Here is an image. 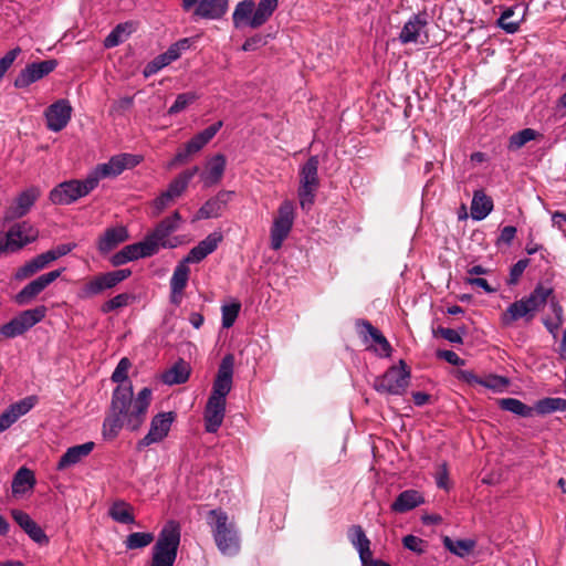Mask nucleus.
I'll return each mask as SVG.
<instances>
[{"instance_id": "f257e3e1", "label": "nucleus", "mask_w": 566, "mask_h": 566, "mask_svg": "<svg viewBox=\"0 0 566 566\" xmlns=\"http://www.w3.org/2000/svg\"><path fill=\"white\" fill-rule=\"evenodd\" d=\"M145 418L143 413L136 412L132 384L118 385L113 391L109 412L103 423V434L107 439H114L123 428L136 431Z\"/></svg>"}, {"instance_id": "f03ea898", "label": "nucleus", "mask_w": 566, "mask_h": 566, "mask_svg": "<svg viewBox=\"0 0 566 566\" xmlns=\"http://www.w3.org/2000/svg\"><path fill=\"white\" fill-rule=\"evenodd\" d=\"M207 521L211 526V533L220 553L227 556L239 554L241 548L240 535L235 524L229 521L228 513L221 509L211 510L208 513Z\"/></svg>"}, {"instance_id": "7ed1b4c3", "label": "nucleus", "mask_w": 566, "mask_h": 566, "mask_svg": "<svg viewBox=\"0 0 566 566\" xmlns=\"http://www.w3.org/2000/svg\"><path fill=\"white\" fill-rule=\"evenodd\" d=\"M180 545V526L175 521L167 522L153 546L150 566H174Z\"/></svg>"}, {"instance_id": "20e7f679", "label": "nucleus", "mask_w": 566, "mask_h": 566, "mask_svg": "<svg viewBox=\"0 0 566 566\" xmlns=\"http://www.w3.org/2000/svg\"><path fill=\"white\" fill-rule=\"evenodd\" d=\"M318 166V157L311 156L300 168L297 195L303 210H308L315 201L316 191L319 187Z\"/></svg>"}, {"instance_id": "39448f33", "label": "nucleus", "mask_w": 566, "mask_h": 566, "mask_svg": "<svg viewBox=\"0 0 566 566\" xmlns=\"http://www.w3.org/2000/svg\"><path fill=\"white\" fill-rule=\"evenodd\" d=\"M96 187V178L90 174L84 180H70L60 184L51 190L50 200L54 205H70L88 195Z\"/></svg>"}, {"instance_id": "423d86ee", "label": "nucleus", "mask_w": 566, "mask_h": 566, "mask_svg": "<svg viewBox=\"0 0 566 566\" xmlns=\"http://www.w3.org/2000/svg\"><path fill=\"white\" fill-rule=\"evenodd\" d=\"M130 275L132 271L129 269H120L95 275L83 284L80 290V296L82 298H91L102 294L104 291L115 287Z\"/></svg>"}, {"instance_id": "0eeeda50", "label": "nucleus", "mask_w": 566, "mask_h": 566, "mask_svg": "<svg viewBox=\"0 0 566 566\" xmlns=\"http://www.w3.org/2000/svg\"><path fill=\"white\" fill-rule=\"evenodd\" d=\"M181 220L180 213L176 210L171 216L163 219L155 229L145 237L146 241L150 242V247L154 249V254L158 252L160 247L165 249H172L177 247V242H172L168 238L171 233L178 230Z\"/></svg>"}, {"instance_id": "6e6552de", "label": "nucleus", "mask_w": 566, "mask_h": 566, "mask_svg": "<svg viewBox=\"0 0 566 566\" xmlns=\"http://www.w3.org/2000/svg\"><path fill=\"white\" fill-rule=\"evenodd\" d=\"M294 221V206L291 201H283L271 228V247L279 250L287 238Z\"/></svg>"}, {"instance_id": "1a4fd4ad", "label": "nucleus", "mask_w": 566, "mask_h": 566, "mask_svg": "<svg viewBox=\"0 0 566 566\" xmlns=\"http://www.w3.org/2000/svg\"><path fill=\"white\" fill-rule=\"evenodd\" d=\"M38 230L28 222L13 224L6 234H1V241L6 252H15L27 244L35 241Z\"/></svg>"}, {"instance_id": "9d476101", "label": "nucleus", "mask_w": 566, "mask_h": 566, "mask_svg": "<svg viewBox=\"0 0 566 566\" xmlns=\"http://www.w3.org/2000/svg\"><path fill=\"white\" fill-rule=\"evenodd\" d=\"M57 64L59 63L55 59L27 64V66L15 76L13 82L14 87L25 88L30 86L52 73L56 69Z\"/></svg>"}, {"instance_id": "9b49d317", "label": "nucleus", "mask_w": 566, "mask_h": 566, "mask_svg": "<svg viewBox=\"0 0 566 566\" xmlns=\"http://www.w3.org/2000/svg\"><path fill=\"white\" fill-rule=\"evenodd\" d=\"M139 164V158L130 154H120L113 156L107 163L97 165L91 172L96 178V185L99 180L107 177H116L125 169H132Z\"/></svg>"}, {"instance_id": "f8f14e48", "label": "nucleus", "mask_w": 566, "mask_h": 566, "mask_svg": "<svg viewBox=\"0 0 566 566\" xmlns=\"http://www.w3.org/2000/svg\"><path fill=\"white\" fill-rule=\"evenodd\" d=\"M64 269L54 270L44 273L35 280L28 283L15 296L14 301L19 305L28 304L32 298L38 296L44 291L51 283L59 279Z\"/></svg>"}, {"instance_id": "ddd939ff", "label": "nucleus", "mask_w": 566, "mask_h": 566, "mask_svg": "<svg viewBox=\"0 0 566 566\" xmlns=\"http://www.w3.org/2000/svg\"><path fill=\"white\" fill-rule=\"evenodd\" d=\"M174 421L172 412L167 413H158L156 415L150 422V429L148 433L138 441L137 448L142 450L144 448L149 447L153 443L160 442L164 438L167 437L170 426Z\"/></svg>"}, {"instance_id": "4468645a", "label": "nucleus", "mask_w": 566, "mask_h": 566, "mask_svg": "<svg viewBox=\"0 0 566 566\" xmlns=\"http://www.w3.org/2000/svg\"><path fill=\"white\" fill-rule=\"evenodd\" d=\"M233 366L234 356L232 354L226 355L219 365L210 396L227 398L232 388Z\"/></svg>"}, {"instance_id": "2eb2a0df", "label": "nucleus", "mask_w": 566, "mask_h": 566, "mask_svg": "<svg viewBox=\"0 0 566 566\" xmlns=\"http://www.w3.org/2000/svg\"><path fill=\"white\" fill-rule=\"evenodd\" d=\"M356 327L366 349H375L377 352L376 345H379L380 354L389 357V342L378 328L365 319L357 321Z\"/></svg>"}, {"instance_id": "dca6fc26", "label": "nucleus", "mask_w": 566, "mask_h": 566, "mask_svg": "<svg viewBox=\"0 0 566 566\" xmlns=\"http://www.w3.org/2000/svg\"><path fill=\"white\" fill-rule=\"evenodd\" d=\"M72 106L67 99H59L44 112L46 127L52 132L62 130L71 120Z\"/></svg>"}, {"instance_id": "f3484780", "label": "nucleus", "mask_w": 566, "mask_h": 566, "mask_svg": "<svg viewBox=\"0 0 566 566\" xmlns=\"http://www.w3.org/2000/svg\"><path fill=\"white\" fill-rule=\"evenodd\" d=\"M427 24L428 14L426 12L412 14L402 27L398 36L399 41L402 44L423 43L424 41L421 40V35L426 34L424 29ZM424 36L427 38V35Z\"/></svg>"}, {"instance_id": "a211bd4d", "label": "nucleus", "mask_w": 566, "mask_h": 566, "mask_svg": "<svg viewBox=\"0 0 566 566\" xmlns=\"http://www.w3.org/2000/svg\"><path fill=\"white\" fill-rule=\"evenodd\" d=\"M226 413V399L210 396L205 409V428L207 432L214 433L223 422Z\"/></svg>"}, {"instance_id": "6ab92c4d", "label": "nucleus", "mask_w": 566, "mask_h": 566, "mask_svg": "<svg viewBox=\"0 0 566 566\" xmlns=\"http://www.w3.org/2000/svg\"><path fill=\"white\" fill-rule=\"evenodd\" d=\"M11 516L32 541L40 545L49 544L50 539L44 531L30 517L28 513L21 510H12Z\"/></svg>"}, {"instance_id": "aec40b11", "label": "nucleus", "mask_w": 566, "mask_h": 566, "mask_svg": "<svg viewBox=\"0 0 566 566\" xmlns=\"http://www.w3.org/2000/svg\"><path fill=\"white\" fill-rule=\"evenodd\" d=\"M222 239L223 237L220 232L210 233L189 251L184 261L187 263L201 262L218 248Z\"/></svg>"}, {"instance_id": "412c9836", "label": "nucleus", "mask_w": 566, "mask_h": 566, "mask_svg": "<svg viewBox=\"0 0 566 566\" xmlns=\"http://www.w3.org/2000/svg\"><path fill=\"white\" fill-rule=\"evenodd\" d=\"M232 195V191H219L214 197L207 200L205 205L198 210L197 219H210L221 216Z\"/></svg>"}, {"instance_id": "4be33fe9", "label": "nucleus", "mask_w": 566, "mask_h": 566, "mask_svg": "<svg viewBox=\"0 0 566 566\" xmlns=\"http://www.w3.org/2000/svg\"><path fill=\"white\" fill-rule=\"evenodd\" d=\"M94 447L95 443L92 441L70 447L60 458L56 469L63 471L80 463L84 458L90 455Z\"/></svg>"}, {"instance_id": "5701e85b", "label": "nucleus", "mask_w": 566, "mask_h": 566, "mask_svg": "<svg viewBox=\"0 0 566 566\" xmlns=\"http://www.w3.org/2000/svg\"><path fill=\"white\" fill-rule=\"evenodd\" d=\"M40 197V190L35 187H31L24 191H22L14 205H12L8 212H7V218L8 219H15V218H21L23 216H25L31 207L34 205V202L36 201V199Z\"/></svg>"}, {"instance_id": "b1692460", "label": "nucleus", "mask_w": 566, "mask_h": 566, "mask_svg": "<svg viewBox=\"0 0 566 566\" xmlns=\"http://www.w3.org/2000/svg\"><path fill=\"white\" fill-rule=\"evenodd\" d=\"M226 165L227 159L222 154H217L208 160L206 170L201 174V179L206 187L217 185L221 181Z\"/></svg>"}, {"instance_id": "393cba45", "label": "nucleus", "mask_w": 566, "mask_h": 566, "mask_svg": "<svg viewBox=\"0 0 566 566\" xmlns=\"http://www.w3.org/2000/svg\"><path fill=\"white\" fill-rule=\"evenodd\" d=\"M229 7V0H200L193 14L203 19L222 18Z\"/></svg>"}, {"instance_id": "a878e982", "label": "nucleus", "mask_w": 566, "mask_h": 566, "mask_svg": "<svg viewBox=\"0 0 566 566\" xmlns=\"http://www.w3.org/2000/svg\"><path fill=\"white\" fill-rule=\"evenodd\" d=\"M347 538L359 553L361 564H366L367 558L371 556V551L370 541L363 527L360 525H352L347 531Z\"/></svg>"}, {"instance_id": "bb28decb", "label": "nucleus", "mask_w": 566, "mask_h": 566, "mask_svg": "<svg viewBox=\"0 0 566 566\" xmlns=\"http://www.w3.org/2000/svg\"><path fill=\"white\" fill-rule=\"evenodd\" d=\"M128 232L124 227L106 229L99 238L98 250L102 254H106L117 248L120 243L128 240Z\"/></svg>"}, {"instance_id": "cd10ccee", "label": "nucleus", "mask_w": 566, "mask_h": 566, "mask_svg": "<svg viewBox=\"0 0 566 566\" xmlns=\"http://www.w3.org/2000/svg\"><path fill=\"white\" fill-rule=\"evenodd\" d=\"M521 318H524L526 322H531L534 318V315L531 313V310L523 298L513 302L501 315V322L505 326H511Z\"/></svg>"}, {"instance_id": "c85d7f7f", "label": "nucleus", "mask_w": 566, "mask_h": 566, "mask_svg": "<svg viewBox=\"0 0 566 566\" xmlns=\"http://www.w3.org/2000/svg\"><path fill=\"white\" fill-rule=\"evenodd\" d=\"M493 210V200L481 189L473 192L471 218L476 221L485 219Z\"/></svg>"}, {"instance_id": "c756f323", "label": "nucleus", "mask_w": 566, "mask_h": 566, "mask_svg": "<svg viewBox=\"0 0 566 566\" xmlns=\"http://www.w3.org/2000/svg\"><path fill=\"white\" fill-rule=\"evenodd\" d=\"M423 503L422 495L416 490H406L401 492L391 504V510L396 512H407Z\"/></svg>"}, {"instance_id": "7c9ffc66", "label": "nucleus", "mask_w": 566, "mask_h": 566, "mask_svg": "<svg viewBox=\"0 0 566 566\" xmlns=\"http://www.w3.org/2000/svg\"><path fill=\"white\" fill-rule=\"evenodd\" d=\"M198 166H193L192 168L182 171L169 184L168 189L165 192L169 193L171 199L176 201V199H178L187 189L190 180L196 174H198Z\"/></svg>"}, {"instance_id": "2f4dec72", "label": "nucleus", "mask_w": 566, "mask_h": 566, "mask_svg": "<svg viewBox=\"0 0 566 566\" xmlns=\"http://www.w3.org/2000/svg\"><path fill=\"white\" fill-rule=\"evenodd\" d=\"M50 263L52 262L48 259L45 252H43L28 261L24 265L20 266L17 270L14 277L19 281L31 277L39 271L45 269Z\"/></svg>"}, {"instance_id": "473e14b6", "label": "nucleus", "mask_w": 566, "mask_h": 566, "mask_svg": "<svg viewBox=\"0 0 566 566\" xmlns=\"http://www.w3.org/2000/svg\"><path fill=\"white\" fill-rule=\"evenodd\" d=\"M553 294V289L537 284L533 292L525 297H522L526 303L531 313L535 316L536 312L539 311L547 302L548 297Z\"/></svg>"}, {"instance_id": "72a5a7b5", "label": "nucleus", "mask_w": 566, "mask_h": 566, "mask_svg": "<svg viewBox=\"0 0 566 566\" xmlns=\"http://www.w3.org/2000/svg\"><path fill=\"white\" fill-rule=\"evenodd\" d=\"M399 364V367L391 366V380L395 378V381H391V395L402 394L410 381V370L407 365L401 359Z\"/></svg>"}, {"instance_id": "f704fd0d", "label": "nucleus", "mask_w": 566, "mask_h": 566, "mask_svg": "<svg viewBox=\"0 0 566 566\" xmlns=\"http://www.w3.org/2000/svg\"><path fill=\"white\" fill-rule=\"evenodd\" d=\"M190 368L182 359L163 374V381L167 385H179L188 380Z\"/></svg>"}, {"instance_id": "c9c22d12", "label": "nucleus", "mask_w": 566, "mask_h": 566, "mask_svg": "<svg viewBox=\"0 0 566 566\" xmlns=\"http://www.w3.org/2000/svg\"><path fill=\"white\" fill-rule=\"evenodd\" d=\"M188 264L189 263L182 260L176 265L170 279V290L172 294H182L186 289L190 274Z\"/></svg>"}, {"instance_id": "e433bc0d", "label": "nucleus", "mask_w": 566, "mask_h": 566, "mask_svg": "<svg viewBox=\"0 0 566 566\" xmlns=\"http://www.w3.org/2000/svg\"><path fill=\"white\" fill-rule=\"evenodd\" d=\"M136 30L135 22L127 21L124 23L117 24L112 32L105 38L104 46L105 48H114L122 43L128 35H130Z\"/></svg>"}, {"instance_id": "4c0bfd02", "label": "nucleus", "mask_w": 566, "mask_h": 566, "mask_svg": "<svg viewBox=\"0 0 566 566\" xmlns=\"http://www.w3.org/2000/svg\"><path fill=\"white\" fill-rule=\"evenodd\" d=\"M35 484V478L33 472L28 468H20L12 481V492L13 494H22L28 490H31Z\"/></svg>"}, {"instance_id": "58836bf2", "label": "nucleus", "mask_w": 566, "mask_h": 566, "mask_svg": "<svg viewBox=\"0 0 566 566\" xmlns=\"http://www.w3.org/2000/svg\"><path fill=\"white\" fill-rule=\"evenodd\" d=\"M443 546L453 555L458 557L468 556L475 547L476 543L473 539H452L449 536L442 538Z\"/></svg>"}, {"instance_id": "ea45409f", "label": "nucleus", "mask_w": 566, "mask_h": 566, "mask_svg": "<svg viewBox=\"0 0 566 566\" xmlns=\"http://www.w3.org/2000/svg\"><path fill=\"white\" fill-rule=\"evenodd\" d=\"M46 314V307L44 305L36 306L34 308L25 310L17 315L20 325L24 333L31 329L34 325L40 323Z\"/></svg>"}, {"instance_id": "a19ab883", "label": "nucleus", "mask_w": 566, "mask_h": 566, "mask_svg": "<svg viewBox=\"0 0 566 566\" xmlns=\"http://www.w3.org/2000/svg\"><path fill=\"white\" fill-rule=\"evenodd\" d=\"M255 8V3L253 0H242L240 1L233 11L232 22L234 28L239 29L243 25H249V20L251 19L253 11Z\"/></svg>"}, {"instance_id": "79ce46f5", "label": "nucleus", "mask_w": 566, "mask_h": 566, "mask_svg": "<svg viewBox=\"0 0 566 566\" xmlns=\"http://www.w3.org/2000/svg\"><path fill=\"white\" fill-rule=\"evenodd\" d=\"M109 516L122 524L135 523V516L133 514V507L125 501L118 500L113 503L108 511Z\"/></svg>"}, {"instance_id": "37998d69", "label": "nucleus", "mask_w": 566, "mask_h": 566, "mask_svg": "<svg viewBox=\"0 0 566 566\" xmlns=\"http://www.w3.org/2000/svg\"><path fill=\"white\" fill-rule=\"evenodd\" d=\"M222 125L223 123L221 120L210 125L202 132L196 134L188 143L195 150L200 151L216 136Z\"/></svg>"}, {"instance_id": "c03bdc74", "label": "nucleus", "mask_w": 566, "mask_h": 566, "mask_svg": "<svg viewBox=\"0 0 566 566\" xmlns=\"http://www.w3.org/2000/svg\"><path fill=\"white\" fill-rule=\"evenodd\" d=\"M499 406L505 411H510L516 416L528 418L533 416V408L515 398H502Z\"/></svg>"}, {"instance_id": "a18cd8bd", "label": "nucleus", "mask_w": 566, "mask_h": 566, "mask_svg": "<svg viewBox=\"0 0 566 566\" xmlns=\"http://www.w3.org/2000/svg\"><path fill=\"white\" fill-rule=\"evenodd\" d=\"M155 539V536L150 532H135L130 533L124 541L126 549H139L150 545Z\"/></svg>"}, {"instance_id": "49530a36", "label": "nucleus", "mask_w": 566, "mask_h": 566, "mask_svg": "<svg viewBox=\"0 0 566 566\" xmlns=\"http://www.w3.org/2000/svg\"><path fill=\"white\" fill-rule=\"evenodd\" d=\"M535 410L539 415H547L554 411H566V399L544 398L536 402Z\"/></svg>"}, {"instance_id": "de8ad7c7", "label": "nucleus", "mask_w": 566, "mask_h": 566, "mask_svg": "<svg viewBox=\"0 0 566 566\" xmlns=\"http://www.w3.org/2000/svg\"><path fill=\"white\" fill-rule=\"evenodd\" d=\"M123 250L130 256V261L154 255V249L150 247V242H147L146 239L140 242L126 245Z\"/></svg>"}, {"instance_id": "09e8293b", "label": "nucleus", "mask_w": 566, "mask_h": 566, "mask_svg": "<svg viewBox=\"0 0 566 566\" xmlns=\"http://www.w3.org/2000/svg\"><path fill=\"white\" fill-rule=\"evenodd\" d=\"M538 133L532 128H524L513 134L509 139V149L517 150L526 145L528 142L536 139Z\"/></svg>"}, {"instance_id": "8fccbe9b", "label": "nucleus", "mask_w": 566, "mask_h": 566, "mask_svg": "<svg viewBox=\"0 0 566 566\" xmlns=\"http://www.w3.org/2000/svg\"><path fill=\"white\" fill-rule=\"evenodd\" d=\"M514 14V8H507L502 12L501 17L497 20L499 27L509 34L517 32L520 29V24L522 22V18L517 20H512Z\"/></svg>"}, {"instance_id": "3c124183", "label": "nucleus", "mask_w": 566, "mask_h": 566, "mask_svg": "<svg viewBox=\"0 0 566 566\" xmlns=\"http://www.w3.org/2000/svg\"><path fill=\"white\" fill-rule=\"evenodd\" d=\"M197 98L198 95L195 92H186L178 94L174 104L169 107L168 114L175 115L182 112L189 105H191Z\"/></svg>"}, {"instance_id": "603ef678", "label": "nucleus", "mask_w": 566, "mask_h": 566, "mask_svg": "<svg viewBox=\"0 0 566 566\" xmlns=\"http://www.w3.org/2000/svg\"><path fill=\"white\" fill-rule=\"evenodd\" d=\"M240 310H241L240 302H233L231 304H227L221 307L222 327L223 328H230L234 324V322L240 313Z\"/></svg>"}, {"instance_id": "864d4df0", "label": "nucleus", "mask_w": 566, "mask_h": 566, "mask_svg": "<svg viewBox=\"0 0 566 566\" xmlns=\"http://www.w3.org/2000/svg\"><path fill=\"white\" fill-rule=\"evenodd\" d=\"M36 401L38 398L35 396L25 397L18 402L10 405V412L15 415V418L19 419L20 417L28 413L35 406Z\"/></svg>"}, {"instance_id": "5fc2aeb1", "label": "nucleus", "mask_w": 566, "mask_h": 566, "mask_svg": "<svg viewBox=\"0 0 566 566\" xmlns=\"http://www.w3.org/2000/svg\"><path fill=\"white\" fill-rule=\"evenodd\" d=\"M481 386L491 389L494 392H502L509 386L510 381L506 377L497 375H488L482 378Z\"/></svg>"}, {"instance_id": "6e6d98bb", "label": "nucleus", "mask_w": 566, "mask_h": 566, "mask_svg": "<svg viewBox=\"0 0 566 566\" xmlns=\"http://www.w3.org/2000/svg\"><path fill=\"white\" fill-rule=\"evenodd\" d=\"M23 334H24V332H23L17 316H14L8 323L0 326V337H2V338H7V339L15 338Z\"/></svg>"}, {"instance_id": "4d7b16f0", "label": "nucleus", "mask_w": 566, "mask_h": 566, "mask_svg": "<svg viewBox=\"0 0 566 566\" xmlns=\"http://www.w3.org/2000/svg\"><path fill=\"white\" fill-rule=\"evenodd\" d=\"M133 298V296L128 293H120L113 298L105 302L101 310L103 313H109L117 308L125 307L129 304V301Z\"/></svg>"}, {"instance_id": "13d9d810", "label": "nucleus", "mask_w": 566, "mask_h": 566, "mask_svg": "<svg viewBox=\"0 0 566 566\" xmlns=\"http://www.w3.org/2000/svg\"><path fill=\"white\" fill-rule=\"evenodd\" d=\"M272 14L273 13L270 10L258 3L251 19L249 20V27L252 29L260 28L272 17Z\"/></svg>"}, {"instance_id": "bf43d9fd", "label": "nucleus", "mask_w": 566, "mask_h": 566, "mask_svg": "<svg viewBox=\"0 0 566 566\" xmlns=\"http://www.w3.org/2000/svg\"><path fill=\"white\" fill-rule=\"evenodd\" d=\"M191 46V40L188 38L181 39L176 43L171 44L165 52L166 56L170 62L178 60L181 53Z\"/></svg>"}, {"instance_id": "052dcab7", "label": "nucleus", "mask_w": 566, "mask_h": 566, "mask_svg": "<svg viewBox=\"0 0 566 566\" xmlns=\"http://www.w3.org/2000/svg\"><path fill=\"white\" fill-rule=\"evenodd\" d=\"M130 366H132L130 360L127 357H123L112 374V380L114 382H119L120 385H125L124 382L128 378V369L130 368Z\"/></svg>"}, {"instance_id": "680f3d73", "label": "nucleus", "mask_w": 566, "mask_h": 566, "mask_svg": "<svg viewBox=\"0 0 566 566\" xmlns=\"http://www.w3.org/2000/svg\"><path fill=\"white\" fill-rule=\"evenodd\" d=\"M198 151L195 150L190 144L187 142L185 144V146L182 148H180L177 154L175 155V157L172 158V160L169 163V167H176V166H179V165H184V164H187L190 158L197 154Z\"/></svg>"}, {"instance_id": "e2e57ef3", "label": "nucleus", "mask_w": 566, "mask_h": 566, "mask_svg": "<svg viewBox=\"0 0 566 566\" xmlns=\"http://www.w3.org/2000/svg\"><path fill=\"white\" fill-rule=\"evenodd\" d=\"M151 390L147 387L143 388L137 397L134 399V405L136 406V412L143 413L146 417L147 409L150 405Z\"/></svg>"}, {"instance_id": "0e129e2a", "label": "nucleus", "mask_w": 566, "mask_h": 566, "mask_svg": "<svg viewBox=\"0 0 566 566\" xmlns=\"http://www.w3.org/2000/svg\"><path fill=\"white\" fill-rule=\"evenodd\" d=\"M174 202L175 200L171 199V196H169V193L161 192V195L157 197L151 203V216H160L164 212V210L170 207Z\"/></svg>"}, {"instance_id": "69168bd1", "label": "nucleus", "mask_w": 566, "mask_h": 566, "mask_svg": "<svg viewBox=\"0 0 566 566\" xmlns=\"http://www.w3.org/2000/svg\"><path fill=\"white\" fill-rule=\"evenodd\" d=\"M171 62L168 60L165 53L158 55L155 57L151 62H149L145 69H144V75L150 76L153 74H156L158 71H160L163 67L167 66Z\"/></svg>"}, {"instance_id": "338daca9", "label": "nucleus", "mask_w": 566, "mask_h": 566, "mask_svg": "<svg viewBox=\"0 0 566 566\" xmlns=\"http://www.w3.org/2000/svg\"><path fill=\"white\" fill-rule=\"evenodd\" d=\"M75 248H76V243H74V242L63 243V244H59L55 248L48 250L45 252V254L48 255V259H50V261L53 262V261L69 254Z\"/></svg>"}, {"instance_id": "774afa93", "label": "nucleus", "mask_w": 566, "mask_h": 566, "mask_svg": "<svg viewBox=\"0 0 566 566\" xmlns=\"http://www.w3.org/2000/svg\"><path fill=\"white\" fill-rule=\"evenodd\" d=\"M528 264H530V260L528 259L518 260L511 268L510 277H509L507 283L510 285L516 284L518 282L520 277L522 276V274L524 273L525 269L528 266Z\"/></svg>"}]
</instances>
